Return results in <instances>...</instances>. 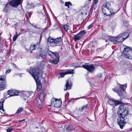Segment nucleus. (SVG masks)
<instances>
[{
  "label": "nucleus",
  "instance_id": "nucleus-1",
  "mask_svg": "<svg viewBox=\"0 0 132 132\" xmlns=\"http://www.w3.org/2000/svg\"><path fill=\"white\" fill-rule=\"evenodd\" d=\"M118 114L127 116L129 114L128 106L125 104L121 105L117 112Z\"/></svg>",
  "mask_w": 132,
  "mask_h": 132
},
{
  "label": "nucleus",
  "instance_id": "nucleus-2",
  "mask_svg": "<svg viewBox=\"0 0 132 132\" xmlns=\"http://www.w3.org/2000/svg\"><path fill=\"white\" fill-rule=\"evenodd\" d=\"M47 41L48 43L50 44L51 46L55 47L61 45V43L62 41V39L61 37L54 39L51 37H49L47 39Z\"/></svg>",
  "mask_w": 132,
  "mask_h": 132
},
{
  "label": "nucleus",
  "instance_id": "nucleus-3",
  "mask_svg": "<svg viewBox=\"0 0 132 132\" xmlns=\"http://www.w3.org/2000/svg\"><path fill=\"white\" fill-rule=\"evenodd\" d=\"M118 117L117 119V123L119 126L120 128L121 129H123L126 123L125 120V117L126 116L122 115L120 116L119 114H118Z\"/></svg>",
  "mask_w": 132,
  "mask_h": 132
},
{
  "label": "nucleus",
  "instance_id": "nucleus-4",
  "mask_svg": "<svg viewBox=\"0 0 132 132\" xmlns=\"http://www.w3.org/2000/svg\"><path fill=\"white\" fill-rule=\"evenodd\" d=\"M119 84V88L118 89L117 88L115 89L113 88V90L118 93L119 96H121L122 95L123 92L125 90L127 87V85L126 84L122 85Z\"/></svg>",
  "mask_w": 132,
  "mask_h": 132
},
{
  "label": "nucleus",
  "instance_id": "nucleus-5",
  "mask_svg": "<svg viewBox=\"0 0 132 132\" xmlns=\"http://www.w3.org/2000/svg\"><path fill=\"white\" fill-rule=\"evenodd\" d=\"M132 53V48L126 46L124 49L122 53V55H124V56L128 59H131V54Z\"/></svg>",
  "mask_w": 132,
  "mask_h": 132
},
{
  "label": "nucleus",
  "instance_id": "nucleus-6",
  "mask_svg": "<svg viewBox=\"0 0 132 132\" xmlns=\"http://www.w3.org/2000/svg\"><path fill=\"white\" fill-rule=\"evenodd\" d=\"M128 36L129 34L128 32H123L122 34H120L116 37V41L117 42H122L128 37Z\"/></svg>",
  "mask_w": 132,
  "mask_h": 132
},
{
  "label": "nucleus",
  "instance_id": "nucleus-7",
  "mask_svg": "<svg viewBox=\"0 0 132 132\" xmlns=\"http://www.w3.org/2000/svg\"><path fill=\"white\" fill-rule=\"evenodd\" d=\"M86 31L85 30H82L80 31L78 34L74 35L73 37L74 40L75 41L79 40L84 36Z\"/></svg>",
  "mask_w": 132,
  "mask_h": 132
},
{
  "label": "nucleus",
  "instance_id": "nucleus-8",
  "mask_svg": "<svg viewBox=\"0 0 132 132\" xmlns=\"http://www.w3.org/2000/svg\"><path fill=\"white\" fill-rule=\"evenodd\" d=\"M51 102V105L55 107H60L62 105L61 101L56 98H52Z\"/></svg>",
  "mask_w": 132,
  "mask_h": 132
},
{
  "label": "nucleus",
  "instance_id": "nucleus-9",
  "mask_svg": "<svg viewBox=\"0 0 132 132\" xmlns=\"http://www.w3.org/2000/svg\"><path fill=\"white\" fill-rule=\"evenodd\" d=\"M40 69L39 67H35L33 68L31 72V73L32 76L33 78H35V77H38V75L39 73ZM31 73V72H30Z\"/></svg>",
  "mask_w": 132,
  "mask_h": 132
},
{
  "label": "nucleus",
  "instance_id": "nucleus-10",
  "mask_svg": "<svg viewBox=\"0 0 132 132\" xmlns=\"http://www.w3.org/2000/svg\"><path fill=\"white\" fill-rule=\"evenodd\" d=\"M5 78L4 76L0 77V88L3 90L5 88L6 86Z\"/></svg>",
  "mask_w": 132,
  "mask_h": 132
},
{
  "label": "nucleus",
  "instance_id": "nucleus-11",
  "mask_svg": "<svg viewBox=\"0 0 132 132\" xmlns=\"http://www.w3.org/2000/svg\"><path fill=\"white\" fill-rule=\"evenodd\" d=\"M82 67L87 70L89 72H93L95 70V67L93 64L89 65H83Z\"/></svg>",
  "mask_w": 132,
  "mask_h": 132
},
{
  "label": "nucleus",
  "instance_id": "nucleus-12",
  "mask_svg": "<svg viewBox=\"0 0 132 132\" xmlns=\"http://www.w3.org/2000/svg\"><path fill=\"white\" fill-rule=\"evenodd\" d=\"M23 0H12L10 2L11 6L14 7L16 8L18 5L21 4V2Z\"/></svg>",
  "mask_w": 132,
  "mask_h": 132
},
{
  "label": "nucleus",
  "instance_id": "nucleus-13",
  "mask_svg": "<svg viewBox=\"0 0 132 132\" xmlns=\"http://www.w3.org/2000/svg\"><path fill=\"white\" fill-rule=\"evenodd\" d=\"M48 49H45L41 52L39 53V58L41 57L42 59L45 60L47 58V56Z\"/></svg>",
  "mask_w": 132,
  "mask_h": 132
},
{
  "label": "nucleus",
  "instance_id": "nucleus-14",
  "mask_svg": "<svg viewBox=\"0 0 132 132\" xmlns=\"http://www.w3.org/2000/svg\"><path fill=\"white\" fill-rule=\"evenodd\" d=\"M48 55L52 58H53L55 56L57 58L59 57V54L57 52H53L49 50H48Z\"/></svg>",
  "mask_w": 132,
  "mask_h": 132
},
{
  "label": "nucleus",
  "instance_id": "nucleus-15",
  "mask_svg": "<svg viewBox=\"0 0 132 132\" xmlns=\"http://www.w3.org/2000/svg\"><path fill=\"white\" fill-rule=\"evenodd\" d=\"M72 86V83L70 79H68L66 81V83L65 85V89L64 88V90L65 91L69 90L71 89Z\"/></svg>",
  "mask_w": 132,
  "mask_h": 132
},
{
  "label": "nucleus",
  "instance_id": "nucleus-16",
  "mask_svg": "<svg viewBox=\"0 0 132 132\" xmlns=\"http://www.w3.org/2000/svg\"><path fill=\"white\" fill-rule=\"evenodd\" d=\"M120 9V8L119 7L118 10H115L114 9L112 8L110 9L109 10V11L110 14H109V15H107L108 16L111 17L112 15H114L116 13L119 11Z\"/></svg>",
  "mask_w": 132,
  "mask_h": 132
},
{
  "label": "nucleus",
  "instance_id": "nucleus-17",
  "mask_svg": "<svg viewBox=\"0 0 132 132\" xmlns=\"http://www.w3.org/2000/svg\"><path fill=\"white\" fill-rule=\"evenodd\" d=\"M46 95V93L45 92H43L40 94L39 99L42 103H43L44 102L45 97Z\"/></svg>",
  "mask_w": 132,
  "mask_h": 132
},
{
  "label": "nucleus",
  "instance_id": "nucleus-18",
  "mask_svg": "<svg viewBox=\"0 0 132 132\" xmlns=\"http://www.w3.org/2000/svg\"><path fill=\"white\" fill-rule=\"evenodd\" d=\"M33 103L35 105L37 108H39L40 109H41L42 107L41 104L39 103V102L36 99L34 100V101H33Z\"/></svg>",
  "mask_w": 132,
  "mask_h": 132
},
{
  "label": "nucleus",
  "instance_id": "nucleus-19",
  "mask_svg": "<svg viewBox=\"0 0 132 132\" xmlns=\"http://www.w3.org/2000/svg\"><path fill=\"white\" fill-rule=\"evenodd\" d=\"M108 37L109 40L110 41L113 42L114 44H117V42L116 41V37L111 36H108Z\"/></svg>",
  "mask_w": 132,
  "mask_h": 132
},
{
  "label": "nucleus",
  "instance_id": "nucleus-20",
  "mask_svg": "<svg viewBox=\"0 0 132 132\" xmlns=\"http://www.w3.org/2000/svg\"><path fill=\"white\" fill-rule=\"evenodd\" d=\"M116 25L114 22H113L110 23L108 26L109 28L112 30H113L115 28Z\"/></svg>",
  "mask_w": 132,
  "mask_h": 132
},
{
  "label": "nucleus",
  "instance_id": "nucleus-21",
  "mask_svg": "<svg viewBox=\"0 0 132 132\" xmlns=\"http://www.w3.org/2000/svg\"><path fill=\"white\" fill-rule=\"evenodd\" d=\"M45 20H47V22H48V24L47 25V27H50L52 25L51 23V21L48 18L47 16H45ZM44 23H46V21L44 22Z\"/></svg>",
  "mask_w": 132,
  "mask_h": 132
},
{
  "label": "nucleus",
  "instance_id": "nucleus-22",
  "mask_svg": "<svg viewBox=\"0 0 132 132\" xmlns=\"http://www.w3.org/2000/svg\"><path fill=\"white\" fill-rule=\"evenodd\" d=\"M10 5L9 3V4H7L4 9H3V11L4 12H8L9 7H10Z\"/></svg>",
  "mask_w": 132,
  "mask_h": 132
},
{
  "label": "nucleus",
  "instance_id": "nucleus-23",
  "mask_svg": "<svg viewBox=\"0 0 132 132\" xmlns=\"http://www.w3.org/2000/svg\"><path fill=\"white\" fill-rule=\"evenodd\" d=\"M59 57H56V58L53 60H51V63L54 64H57L59 62Z\"/></svg>",
  "mask_w": 132,
  "mask_h": 132
},
{
  "label": "nucleus",
  "instance_id": "nucleus-24",
  "mask_svg": "<svg viewBox=\"0 0 132 132\" xmlns=\"http://www.w3.org/2000/svg\"><path fill=\"white\" fill-rule=\"evenodd\" d=\"M88 104H87L86 105H84L82 106L81 108H79V110L81 112L82 111L84 110H86L88 109V108L87 106Z\"/></svg>",
  "mask_w": 132,
  "mask_h": 132
},
{
  "label": "nucleus",
  "instance_id": "nucleus-25",
  "mask_svg": "<svg viewBox=\"0 0 132 132\" xmlns=\"http://www.w3.org/2000/svg\"><path fill=\"white\" fill-rule=\"evenodd\" d=\"M34 78L35 80L37 85H41V81L39 79L38 77H35Z\"/></svg>",
  "mask_w": 132,
  "mask_h": 132
},
{
  "label": "nucleus",
  "instance_id": "nucleus-26",
  "mask_svg": "<svg viewBox=\"0 0 132 132\" xmlns=\"http://www.w3.org/2000/svg\"><path fill=\"white\" fill-rule=\"evenodd\" d=\"M4 101L5 100L3 99L0 101V110H2L3 112L4 111L3 109V103Z\"/></svg>",
  "mask_w": 132,
  "mask_h": 132
},
{
  "label": "nucleus",
  "instance_id": "nucleus-27",
  "mask_svg": "<svg viewBox=\"0 0 132 132\" xmlns=\"http://www.w3.org/2000/svg\"><path fill=\"white\" fill-rule=\"evenodd\" d=\"M75 129V128L73 127V126L72 125H69L68 127L67 128L66 130L68 132H71Z\"/></svg>",
  "mask_w": 132,
  "mask_h": 132
},
{
  "label": "nucleus",
  "instance_id": "nucleus-28",
  "mask_svg": "<svg viewBox=\"0 0 132 132\" xmlns=\"http://www.w3.org/2000/svg\"><path fill=\"white\" fill-rule=\"evenodd\" d=\"M73 69L66 70L65 71L66 75L73 74Z\"/></svg>",
  "mask_w": 132,
  "mask_h": 132
},
{
  "label": "nucleus",
  "instance_id": "nucleus-29",
  "mask_svg": "<svg viewBox=\"0 0 132 132\" xmlns=\"http://www.w3.org/2000/svg\"><path fill=\"white\" fill-rule=\"evenodd\" d=\"M114 99L112 98H110L108 101V102L110 105H114Z\"/></svg>",
  "mask_w": 132,
  "mask_h": 132
},
{
  "label": "nucleus",
  "instance_id": "nucleus-30",
  "mask_svg": "<svg viewBox=\"0 0 132 132\" xmlns=\"http://www.w3.org/2000/svg\"><path fill=\"white\" fill-rule=\"evenodd\" d=\"M15 91L14 92H13V94H11L10 95V96H13L15 95H18L19 94V92L16 90H13Z\"/></svg>",
  "mask_w": 132,
  "mask_h": 132
},
{
  "label": "nucleus",
  "instance_id": "nucleus-31",
  "mask_svg": "<svg viewBox=\"0 0 132 132\" xmlns=\"http://www.w3.org/2000/svg\"><path fill=\"white\" fill-rule=\"evenodd\" d=\"M20 35V34L19 35H18L17 32H16L15 34L14 35V36H13V40L14 41H15L16 39Z\"/></svg>",
  "mask_w": 132,
  "mask_h": 132
},
{
  "label": "nucleus",
  "instance_id": "nucleus-32",
  "mask_svg": "<svg viewBox=\"0 0 132 132\" xmlns=\"http://www.w3.org/2000/svg\"><path fill=\"white\" fill-rule=\"evenodd\" d=\"M121 104V102L120 101L116 100H114V105L115 106H116L120 104Z\"/></svg>",
  "mask_w": 132,
  "mask_h": 132
},
{
  "label": "nucleus",
  "instance_id": "nucleus-33",
  "mask_svg": "<svg viewBox=\"0 0 132 132\" xmlns=\"http://www.w3.org/2000/svg\"><path fill=\"white\" fill-rule=\"evenodd\" d=\"M63 28L64 29V30L66 31L67 32L68 30L69 29V27L68 25L67 24H66L63 26Z\"/></svg>",
  "mask_w": 132,
  "mask_h": 132
},
{
  "label": "nucleus",
  "instance_id": "nucleus-34",
  "mask_svg": "<svg viewBox=\"0 0 132 132\" xmlns=\"http://www.w3.org/2000/svg\"><path fill=\"white\" fill-rule=\"evenodd\" d=\"M69 5L71 6L72 5L71 3L70 2H65V6H67L68 8H70Z\"/></svg>",
  "mask_w": 132,
  "mask_h": 132
},
{
  "label": "nucleus",
  "instance_id": "nucleus-35",
  "mask_svg": "<svg viewBox=\"0 0 132 132\" xmlns=\"http://www.w3.org/2000/svg\"><path fill=\"white\" fill-rule=\"evenodd\" d=\"M35 44L33 45H31L29 48L30 50H33L35 49V47L36 46Z\"/></svg>",
  "mask_w": 132,
  "mask_h": 132
},
{
  "label": "nucleus",
  "instance_id": "nucleus-36",
  "mask_svg": "<svg viewBox=\"0 0 132 132\" xmlns=\"http://www.w3.org/2000/svg\"><path fill=\"white\" fill-rule=\"evenodd\" d=\"M23 109V108H19L18 109V110L17 112H16L15 114H18L19 113H20L21 112H22Z\"/></svg>",
  "mask_w": 132,
  "mask_h": 132
},
{
  "label": "nucleus",
  "instance_id": "nucleus-37",
  "mask_svg": "<svg viewBox=\"0 0 132 132\" xmlns=\"http://www.w3.org/2000/svg\"><path fill=\"white\" fill-rule=\"evenodd\" d=\"M111 6V4L109 3H106L105 4V5L104 6L105 8H106L108 10H109L110 7Z\"/></svg>",
  "mask_w": 132,
  "mask_h": 132
},
{
  "label": "nucleus",
  "instance_id": "nucleus-38",
  "mask_svg": "<svg viewBox=\"0 0 132 132\" xmlns=\"http://www.w3.org/2000/svg\"><path fill=\"white\" fill-rule=\"evenodd\" d=\"M102 12L104 15H105L106 16H108L107 15H109V14H106V10L105 9L102 8Z\"/></svg>",
  "mask_w": 132,
  "mask_h": 132
},
{
  "label": "nucleus",
  "instance_id": "nucleus-39",
  "mask_svg": "<svg viewBox=\"0 0 132 132\" xmlns=\"http://www.w3.org/2000/svg\"><path fill=\"white\" fill-rule=\"evenodd\" d=\"M53 29L54 30L58 29L60 28V27L56 24H55L53 26Z\"/></svg>",
  "mask_w": 132,
  "mask_h": 132
},
{
  "label": "nucleus",
  "instance_id": "nucleus-40",
  "mask_svg": "<svg viewBox=\"0 0 132 132\" xmlns=\"http://www.w3.org/2000/svg\"><path fill=\"white\" fill-rule=\"evenodd\" d=\"M29 92H24L23 93L22 95L23 96H28V97H29Z\"/></svg>",
  "mask_w": 132,
  "mask_h": 132
},
{
  "label": "nucleus",
  "instance_id": "nucleus-41",
  "mask_svg": "<svg viewBox=\"0 0 132 132\" xmlns=\"http://www.w3.org/2000/svg\"><path fill=\"white\" fill-rule=\"evenodd\" d=\"M15 91L13 90H9L7 92V94L8 95L10 94V95L11 94H13V92H14Z\"/></svg>",
  "mask_w": 132,
  "mask_h": 132
},
{
  "label": "nucleus",
  "instance_id": "nucleus-42",
  "mask_svg": "<svg viewBox=\"0 0 132 132\" xmlns=\"http://www.w3.org/2000/svg\"><path fill=\"white\" fill-rule=\"evenodd\" d=\"M37 89L38 91H39L40 90V89L42 88V86L41 85H37Z\"/></svg>",
  "mask_w": 132,
  "mask_h": 132
},
{
  "label": "nucleus",
  "instance_id": "nucleus-43",
  "mask_svg": "<svg viewBox=\"0 0 132 132\" xmlns=\"http://www.w3.org/2000/svg\"><path fill=\"white\" fill-rule=\"evenodd\" d=\"M13 128L12 127H9L6 129L7 132H11Z\"/></svg>",
  "mask_w": 132,
  "mask_h": 132
},
{
  "label": "nucleus",
  "instance_id": "nucleus-44",
  "mask_svg": "<svg viewBox=\"0 0 132 132\" xmlns=\"http://www.w3.org/2000/svg\"><path fill=\"white\" fill-rule=\"evenodd\" d=\"M59 74L61 75V77H63L64 76L66 75L65 72H61L59 73Z\"/></svg>",
  "mask_w": 132,
  "mask_h": 132
},
{
  "label": "nucleus",
  "instance_id": "nucleus-45",
  "mask_svg": "<svg viewBox=\"0 0 132 132\" xmlns=\"http://www.w3.org/2000/svg\"><path fill=\"white\" fill-rule=\"evenodd\" d=\"M23 97V99L24 101H26L28 99V98L29 97H28V96H26Z\"/></svg>",
  "mask_w": 132,
  "mask_h": 132
},
{
  "label": "nucleus",
  "instance_id": "nucleus-46",
  "mask_svg": "<svg viewBox=\"0 0 132 132\" xmlns=\"http://www.w3.org/2000/svg\"><path fill=\"white\" fill-rule=\"evenodd\" d=\"M33 13V12L31 11L28 12V16L29 17L31 18V15Z\"/></svg>",
  "mask_w": 132,
  "mask_h": 132
},
{
  "label": "nucleus",
  "instance_id": "nucleus-47",
  "mask_svg": "<svg viewBox=\"0 0 132 132\" xmlns=\"http://www.w3.org/2000/svg\"><path fill=\"white\" fill-rule=\"evenodd\" d=\"M28 5H29V7L33 8L34 7V5L33 3H31L30 4H28Z\"/></svg>",
  "mask_w": 132,
  "mask_h": 132
},
{
  "label": "nucleus",
  "instance_id": "nucleus-48",
  "mask_svg": "<svg viewBox=\"0 0 132 132\" xmlns=\"http://www.w3.org/2000/svg\"><path fill=\"white\" fill-rule=\"evenodd\" d=\"M93 26V23H92V24H90L89 26H88V29H89L91 28Z\"/></svg>",
  "mask_w": 132,
  "mask_h": 132
},
{
  "label": "nucleus",
  "instance_id": "nucleus-49",
  "mask_svg": "<svg viewBox=\"0 0 132 132\" xmlns=\"http://www.w3.org/2000/svg\"><path fill=\"white\" fill-rule=\"evenodd\" d=\"M97 76L100 78L102 77V75L101 73H99L97 74Z\"/></svg>",
  "mask_w": 132,
  "mask_h": 132
},
{
  "label": "nucleus",
  "instance_id": "nucleus-50",
  "mask_svg": "<svg viewBox=\"0 0 132 132\" xmlns=\"http://www.w3.org/2000/svg\"><path fill=\"white\" fill-rule=\"evenodd\" d=\"M11 70L10 69L6 71V72H5V73L7 74L11 72Z\"/></svg>",
  "mask_w": 132,
  "mask_h": 132
},
{
  "label": "nucleus",
  "instance_id": "nucleus-51",
  "mask_svg": "<svg viewBox=\"0 0 132 132\" xmlns=\"http://www.w3.org/2000/svg\"><path fill=\"white\" fill-rule=\"evenodd\" d=\"M95 1V4H96L98 2V0H94Z\"/></svg>",
  "mask_w": 132,
  "mask_h": 132
},
{
  "label": "nucleus",
  "instance_id": "nucleus-52",
  "mask_svg": "<svg viewBox=\"0 0 132 132\" xmlns=\"http://www.w3.org/2000/svg\"><path fill=\"white\" fill-rule=\"evenodd\" d=\"M75 118L76 119H77L78 120H79V117L78 116H76L75 117Z\"/></svg>",
  "mask_w": 132,
  "mask_h": 132
},
{
  "label": "nucleus",
  "instance_id": "nucleus-53",
  "mask_svg": "<svg viewBox=\"0 0 132 132\" xmlns=\"http://www.w3.org/2000/svg\"><path fill=\"white\" fill-rule=\"evenodd\" d=\"M29 50L27 48H26V51L28 52H29Z\"/></svg>",
  "mask_w": 132,
  "mask_h": 132
},
{
  "label": "nucleus",
  "instance_id": "nucleus-54",
  "mask_svg": "<svg viewBox=\"0 0 132 132\" xmlns=\"http://www.w3.org/2000/svg\"><path fill=\"white\" fill-rule=\"evenodd\" d=\"M42 34H40V40H39L40 41H39V43H40V42L41 39L42 38Z\"/></svg>",
  "mask_w": 132,
  "mask_h": 132
},
{
  "label": "nucleus",
  "instance_id": "nucleus-55",
  "mask_svg": "<svg viewBox=\"0 0 132 132\" xmlns=\"http://www.w3.org/2000/svg\"><path fill=\"white\" fill-rule=\"evenodd\" d=\"M29 52H30V53H32V50H29Z\"/></svg>",
  "mask_w": 132,
  "mask_h": 132
},
{
  "label": "nucleus",
  "instance_id": "nucleus-56",
  "mask_svg": "<svg viewBox=\"0 0 132 132\" xmlns=\"http://www.w3.org/2000/svg\"><path fill=\"white\" fill-rule=\"evenodd\" d=\"M83 97H81L77 98H76V100L79 99L80 98H83Z\"/></svg>",
  "mask_w": 132,
  "mask_h": 132
},
{
  "label": "nucleus",
  "instance_id": "nucleus-57",
  "mask_svg": "<svg viewBox=\"0 0 132 132\" xmlns=\"http://www.w3.org/2000/svg\"><path fill=\"white\" fill-rule=\"evenodd\" d=\"M82 67V66H77V67L79 68V67Z\"/></svg>",
  "mask_w": 132,
  "mask_h": 132
},
{
  "label": "nucleus",
  "instance_id": "nucleus-58",
  "mask_svg": "<svg viewBox=\"0 0 132 132\" xmlns=\"http://www.w3.org/2000/svg\"><path fill=\"white\" fill-rule=\"evenodd\" d=\"M2 45V43L1 42V41L0 40V46H1Z\"/></svg>",
  "mask_w": 132,
  "mask_h": 132
},
{
  "label": "nucleus",
  "instance_id": "nucleus-59",
  "mask_svg": "<svg viewBox=\"0 0 132 132\" xmlns=\"http://www.w3.org/2000/svg\"><path fill=\"white\" fill-rule=\"evenodd\" d=\"M22 121H23V120H20V121H19V122H22Z\"/></svg>",
  "mask_w": 132,
  "mask_h": 132
},
{
  "label": "nucleus",
  "instance_id": "nucleus-60",
  "mask_svg": "<svg viewBox=\"0 0 132 132\" xmlns=\"http://www.w3.org/2000/svg\"><path fill=\"white\" fill-rule=\"evenodd\" d=\"M22 121H23V120H20V121H19V122H22Z\"/></svg>",
  "mask_w": 132,
  "mask_h": 132
},
{
  "label": "nucleus",
  "instance_id": "nucleus-61",
  "mask_svg": "<svg viewBox=\"0 0 132 132\" xmlns=\"http://www.w3.org/2000/svg\"><path fill=\"white\" fill-rule=\"evenodd\" d=\"M13 65H14V66H15L16 65H15L14 63H13Z\"/></svg>",
  "mask_w": 132,
  "mask_h": 132
},
{
  "label": "nucleus",
  "instance_id": "nucleus-62",
  "mask_svg": "<svg viewBox=\"0 0 132 132\" xmlns=\"http://www.w3.org/2000/svg\"><path fill=\"white\" fill-rule=\"evenodd\" d=\"M87 119L89 120L90 121V120L88 118H87Z\"/></svg>",
  "mask_w": 132,
  "mask_h": 132
},
{
  "label": "nucleus",
  "instance_id": "nucleus-63",
  "mask_svg": "<svg viewBox=\"0 0 132 132\" xmlns=\"http://www.w3.org/2000/svg\"><path fill=\"white\" fill-rule=\"evenodd\" d=\"M71 101V100H70L68 101V102H70Z\"/></svg>",
  "mask_w": 132,
  "mask_h": 132
},
{
  "label": "nucleus",
  "instance_id": "nucleus-64",
  "mask_svg": "<svg viewBox=\"0 0 132 132\" xmlns=\"http://www.w3.org/2000/svg\"><path fill=\"white\" fill-rule=\"evenodd\" d=\"M36 128H37V129H38V127H36Z\"/></svg>",
  "mask_w": 132,
  "mask_h": 132
}]
</instances>
